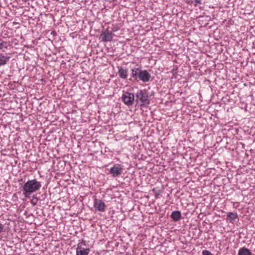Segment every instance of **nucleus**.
Returning <instances> with one entry per match:
<instances>
[{
    "instance_id": "1",
    "label": "nucleus",
    "mask_w": 255,
    "mask_h": 255,
    "mask_svg": "<svg viewBox=\"0 0 255 255\" xmlns=\"http://www.w3.org/2000/svg\"><path fill=\"white\" fill-rule=\"evenodd\" d=\"M41 187V183L35 179L29 180L22 186V194L25 197L39 190Z\"/></svg>"
},
{
    "instance_id": "2",
    "label": "nucleus",
    "mask_w": 255,
    "mask_h": 255,
    "mask_svg": "<svg viewBox=\"0 0 255 255\" xmlns=\"http://www.w3.org/2000/svg\"><path fill=\"white\" fill-rule=\"evenodd\" d=\"M131 75L135 80H140L144 83L149 82L151 77L147 70H141L138 67H135L131 69Z\"/></svg>"
},
{
    "instance_id": "3",
    "label": "nucleus",
    "mask_w": 255,
    "mask_h": 255,
    "mask_svg": "<svg viewBox=\"0 0 255 255\" xmlns=\"http://www.w3.org/2000/svg\"><path fill=\"white\" fill-rule=\"evenodd\" d=\"M137 103H140L141 106H147L150 104L149 97L145 90H140L135 95Z\"/></svg>"
},
{
    "instance_id": "4",
    "label": "nucleus",
    "mask_w": 255,
    "mask_h": 255,
    "mask_svg": "<svg viewBox=\"0 0 255 255\" xmlns=\"http://www.w3.org/2000/svg\"><path fill=\"white\" fill-rule=\"evenodd\" d=\"M90 249L88 247L86 241H82L78 244L76 248V255H88Z\"/></svg>"
},
{
    "instance_id": "5",
    "label": "nucleus",
    "mask_w": 255,
    "mask_h": 255,
    "mask_svg": "<svg viewBox=\"0 0 255 255\" xmlns=\"http://www.w3.org/2000/svg\"><path fill=\"white\" fill-rule=\"evenodd\" d=\"M122 98L124 104L129 106L133 104L134 96L133 93L126 92L123 94Z\"/></svg>"
},
{
    "instance_id": "6",
    "label": "nucleus",
    "mask_w": 255,
    "mask_h": 255,
    "mask_svg": "<svg viewBox=\"0 0 255 255\" xmlns=\"http://www.w3.org/2000/svg\"><path fill=\"white\" fill-rule=\"evenodd\" d=\"M114 34L108 29L102 31L100 35V38L104 42L111 41L113 39Z\"/></svg>"
},
{
    "instance_id": "7",
    "label": "nucleus",
    "mask_w": 255,
    "mask_h": 255,
    "mask_svg": "<svg viewBox=\"0 0 255 255\" xmlns=\"http://www.w3.org/2000/svg\"><path fill=\"white\" fill-rule=\"evenodd\" d=\"M106 205L104 202L101 200L95 199L94 202V207L98 211L104 212L105 211Z\"/></svg>"
},
{
    "instance_id": "8",
    "label": "nucleus",
    "mask_w": 255,
    "mask_h": 255,
    "mask_svg": "<svg viewBox=\"0 0 255 255\" xmlns=\"http://www.w3.org/2000/svg\"><path fill=\"white\" fill-rule=\"evenodd\" d=\"M122 168L120 165H114L110 169V173L114 177H118L121 174Z\"/></svg>"
},
{
    "instance_id": "9",
    "label": "nucleus",
    "mask_w": 255,
    "mask_h": 255,
    "mask_svg": "<svg viewBox=\"0 0 255 255\" xmlns=\"http://www.w3.org/2000/svg\"><path fill=\"white\" fill-rule=\"evenodd\" d=\"M118 75L120 77L123 79H127L128 75V70L127 68L120 67L119 69Z\"/></svg>"
},
{
    "instance_id": "10",
    "label": "nucleus",
    "mask_w": 255,
    "mask_h": 255,
    "mask_svg": "<svg viewBox=\"0 0 255 255\" xmlns=\"http://www.w3.org/2000/svg\"><path fill=\"white\" fill-rule=\"evenodd\" d=\"M181 212L179 211H175L172 212L171 217L175 221H178L181 219Z\"/></svg>"
},
{
    "instance_id": "11",
    "label": "nucleus",
    "mask_w": 255,
    "mask_h": 255,
    "mask_svg": "<svg viewBox=\"0 0 255 255\" xmlns=\"http://www.w3.org/2000/svg\"><path fill=\"white\" fill-rule=\"evenodd\" d=\"M237 217L238 215L236 213L230 212L228 214L227 219L230 222L233 223Z\"/></svg>"
},
{
    "instance_id": "12",
    "label": "nucleus",
    "mask_w": 255,
    "mask_h": 255,
    "mask_svg": "<svg viewBox=\"0 0 255 255\" xmlns=\"http://www.w3.org/2000/svg\"><path fill=\"white\" fill-rule=\"evenodd\" d=\"M10 59V57L6 56L2 54H0V66L7 63Z\"/></svg>"
},
{
    "instance_id": "13",
    "label": "nucleus",
    "mask_w": 255,
    "mask_h": 255,
    "mask_svg": "<svg viewBox=\"0 0 255 255\" xmlns=\"http://www.w3.org/2000/svg\"><path fill=\"white\" fill-rule=\"evenodd\" d=\"M238 255H252V253L248 249L241 248L239 251Z\"/></svg>"
},
{
    "instance_id": "14",
    "label": "nucleus",
    "mask_w": 255,
    "mask_h": 255,
    "mask_svg": "<svg viewBox=\"0 0 255 255\" xmlns=\"http://www.w3.org/2000/svg\"><path fill=\"white\" fill-rule=\"evenodd\" d=\"M8 44L7 42L0 39V52H4L6 49H7Z\"/></svg>"
},
{
    "instance_id": "15",
    "label": "nucleus",
    "mask_w": 255,
    "mask_h": 255,
    "mask_svg": "<svg viewBox=\"0 0 255 255\" xmlns=\"http://www.w3.org/2000/svg\"><path fill=\"white\" fill-rule=\"evenodd\" d=\"M202 255H213L209 251L204 250L202 252Z\"/></svg>"
},
{
    "instance_id": "16",
    "label": "nucleus",
    "mask_w": 255,
    "mask_h": 255,
    "mask_svg": "<svg viewBox=\"0 0 255 255\" xmlns=\"http://www.w3.org/2000/svg\"><path fill=\"white\" fill-rule=\"evenodd\" d=\"M194 1L196 2L195 6H197V3H201V0H194Z\"/></svg>"
},
{
    "instance_id": "17",
    "label": "nucleus",
    "mask_w": 255,
    "mask_h": 255,
    "mask_svg": "<svg viewBox=\"0 0 255 255\" xmlns=\"http://www.w3.org/2000/svg\"><path fill=\"white\" fill-rule=\"evenodd\" d=\"M190 0H186V1L187 3H189V2H190Z\"/></svg>"
}]
</instances>
